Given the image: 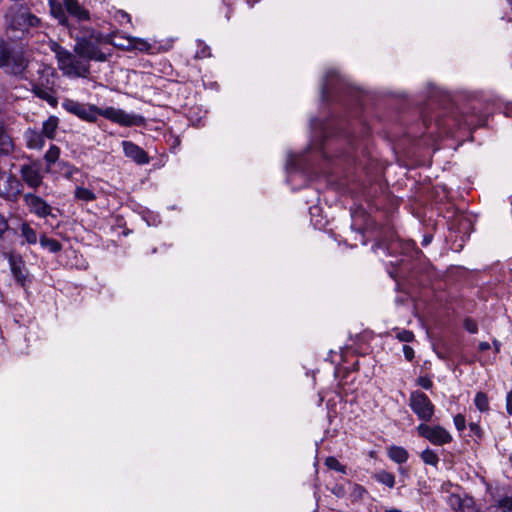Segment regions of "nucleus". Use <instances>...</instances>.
<instances>
[{"mask_svg": "<svg viewBox=\"0 0 512 512\" xmlns=\"http://www.w3.org/2000/svg\"><path fill=\"white\" fill-rule=\"evenodd\" d=\"M375 247L386 250L388 254L399 253L402 256L399 261L391 262L393 266L397 267L396 275L390 273L394 279L399 276L407 278L412 285L426 286L436 276L433 268L426 263L422 251L416 247L412 240L396 238L386 246L377 244Z\"/></svg>", "mask_w": 512, "mask_h": 512, "instance_id": "1", "label": "nucleus"}, {"mask_svg": "<svg viewBox=\"0 0 512 512\" xmlns=\"http://www.w3.org/2000/svg\"><path fill=\"white\" fill-rule=\"evenodd\" d=\"M64 107L69 113L90 123L96 122L98 116H102L112 123L122 127L142 126L145 123V118L142 115L135 114L133 112L129 113L123 109L112 106L98 107L94 104L69 101L64 104Z\"/></svg>", "mask_w": 512, "mask_h": 512, "instance_id": "2", "label": "nucleus"}, {"mask_svg": "<svg viewBox=\"0 0 512 512\" xmlns=\"http://www.w3.org/2000/svg\"><path fill=\"white\" fill-rule=\"evenodd\" d=\"M364 93L352 86L336 70H329L323 80L321 98L325 103L336 102L346 110L355 108L357 111L363 105Z\"/></svg>", "mask_w": 512, "mask_h": 512, "instance_id": "3", "label": "nucleus"}, {"mask_svg": "<svg viewBox=\"0 0 512 512\" xmlns=\"http://www.w3.org/2000/svg\"><path fill=\"white\" fill-rule=\"evenodd\" d=\"M312 133V146L317 148L323 155L328 158L325 150V142L332 137H343L351 149L354 147V137L350 131L349 122L347 119H338L330 117L325 121L319 119H312L310 122Z\"/></svg>", "mask_w": 512, "mask_h": 512, "instance_id": "4", "label": "nucleus"}, {"mask_svg": "<svg viewBox=\"0 0 512 512\" xmlns=\"http://www.w3.org/2000/svg\"><path fill=\"white\" fill-rule=\"evenodd\" d=\"M29 64L30 56L21 42L10 39L0 40V69L6 75L25 80Z\"/></svg>", "mask_w": 512, "mask_h": 512, "instance_id": "5", "label": "nucleus"}, {"mask_svg": "<svg viewBox=\"0 0 512 512\" xmlns=\"http://www.w3.org/2000/svg\"><path fill=\"white\" fill-rule=\"evenodd\" d=\"M52 50L55 53L59 70L70 79L87 78L90 75V64L75 52L54 43Z\"/></svg>", "mask_w": 512, "mask_h": 512, "instance_id": "6", "label": "nucleus"}, {"mask_svg": "<svg viewBox=\"0 0 512 512\" xmlns=\"http://www.w3.org/2000/svg\"><path fill=\"white\" fill-rule=\"evenodd\" d=\"M6 21V39L10 40L22 39L30 28L37 27L40 24V19L23 7L10 10L6 15Z\"/></svg>", "mask_w": 512, "mask_h": 512, "instance_id": "7", "label": "nucleus"}, {"mask_svg": "<svg viewBox=\"0 0 512 512\" xmlns=\"http://www.w3.org/2000/svg\"><path fill=\"white\" fill-rule=\"evenodd\" d=\"M39 79L32 83V92L38 98L46 101L50 106L58 105V96L56 89V75L51 68L43 67L38 70Z\"/></svg>", "mask_w": 512, "mask_h": 512, "instance_id": "8", "label": "nucleus"}, {"mask_svg": "<svg viewBox=\"0 0 512 512\" xmlns=\"http://www.w3.org/2000/svg\"><path fill=\"white\" fill-rule=\"evenodd\" d=\"M91 30L94 29L86 28L83 35L76 38V43L74 45V52L83 59H86L89 64L92 60L100 62L106 60V55L98 47L99 43L90 37Z\"/></svg>", "mask_w": 512, "mask_h": 512, "instance_id": "9", "label": "nucleus"}, {"mask_svg": "<svg viewBox=\"0 0 512 512\" xmlns=\"http://www.w3.org/2000/svg\"><path fill=\"white\" fill-rule=\"evenodd\" d=\"M409 407L423 423L431 421L435 413V405L430 398L418 390L410 393Z\"/></svg>", "mask_w": 512, "mask_h": 512, "instance_id": "10", "label": "nucleus"}, {"mask_svg": "<svg viewBox=\"0 0 512 512\" xmlns=\"http://www.w3.org/2000/svg\"><path fill=\"white\" fill-rule=\"evenodd\" d=\"M52 14L60 21L65 18L63 7L79 21L89 20V11L79 4L77 0H48Z\"/></svg>", "mask_w": 512, "mask_h": 512, "instance_id": "11", "label": "nucleus"}, {"mask_svg": "<svg viewBox=\"0 0 512 512\" xmlns=\"http://www.w3.org/2000/svg\"><path fill=\"white\" fill-rule=\"evenodd\" d=\"M3 256L8 261L11 274L16 283L26 289L31 283V277L22 255L16 251H8Z\"/></svg>", "mask_w": 512, "mask_h": 512, "instance_id": "12", "label": "nucleus"}, {"mask_svg": "<svg viewBox=\"0 0 512 512\" xmlns=\"http://www.w3.org/2000/svg\"><path fill=\"white\" fill-rule=\"evenodd\" d=\"M416 430L420 437L425 438L435 446H443L453 441L451 433L439 424L429 425L427 423H420Z\"/></svg>", "mask_w": 512, "mask_h": 512, "instance_id": "13", "label": "nucleus"}, {"mask_svg": "<svg viewBox=\"0 0 512 512\" xmlns=\"http://www.w3.org/2000/svg\"><path fill=\"white\" fill-rule=\"evenodd\" d=\"M447 505L454 512H481L474 498L464 492L459 486L450 491L446 497Z\"/></svg>", "mask_w": 512, "mask_h": 512, "instance_id": "14", "label": "nucleus"}, {"mask_svg": "<svg viewBox=\"0 0 512 512\" xmlns=\"http://www.w3.org/2000/svg\"><path fill=\"white\" fill-rule=\"evenodd\" d=\"M23 192V183L12 173L0 172V197L16 202Z\"/></svg>", "mask_w": 512, "mask_h": 512, "instance_id": "15", "label": "nucleus"}, {"mask_svg": "<svg viewBox=\"0 0 512 512\" xmlns=\"http://www.w3.org/2000/svg\"><path fill=\"white\" fill-rule=\"evenodd\" d=\"M19 172L23 182L29 188L36 190L42 185L44 176L40 161H29L22 164Z\"/></svg>", "mask_w": 512, "mask_h": 512, "instance_id": "16", "label": "nucleus"}, {"mask_svg": "<svg viewBox=\"0 0 512 512\" xmlns=\"http://www.w3.org/2000/svg\"><path fill=\"white\" fill-rule=\"evenodd\" d=\"M23 202L29 212L38 218H46L48 216L56 217L52 211V206L42 197L34 193H26L23 195Z\"/></svg>", "mask_w": 512, "mask_h": 512, "instance_id": "17", "label": "nucleus"}, {"mask_svg": "<svg viewBox=\"0 0 512 512\" xmlns=\"http://www.w3.org/2000/svg\"><path fill=\"white\" fill-rule=\"evenodd\" d=\"M453 126L446 123V121H443V120H436V127L438 129V135L439 136H442V135H445V134H449V133H452L454 131V128H462V127H467V128H474V127H478V126H481L485 123V120L482 119V118H477V119H474V117H471V116H464L463 117V120L462 121H458L456 119H453Z\"/></svg>", "mask_w": 512, "mask_h": 512, "instance_id": "18", "label": "nucleus"}, {"mask_svg": "<svg viewBox=\"0 0 512 512\" xmlns=\"http://www.w3.org/2000/svg\"><path fill=\"white\" fill-rule=\"evenodd\" d=\"M124 156L139 166H144L150 163L148 153L136 143L123 140L121 142Z\"/></svg>", "mask_w": 512, "mask_h": 512, "instance_id": "19", "label": "nucleus"}, {"mask_svg": "<svg viewBox=\"0 0 512 512\" xmlns=\"http://www.w3.org/2000/svg\"><path fill=\"white\" fill-rule=\"evenodd\" d=\"M286 173H287V181L289 182L292 176L296 173H301L305 175L308 170V164L306 162V153L302 154H294L288 153L287 162H286Z\"/></svg>", "mask_w": 512, "mask_h": 512, "instance_id": "20", "label": "nucleus"}, {"mask_svg": "<svg viewBox=\"0 0 512 512\" xmlns=\"http://www.w3.org/2000/svg\"><path fill=\"white\" fill-rule=\"evenodd\" d=\"M24 139L29 149L41 150L45 145L43 134L35 128H28L24 132Z\"/></svg>", "mask_w": 512, "mask_h": 512, "instance_id": "21", "label": "nucleus"}, {"mask_svg": "<svg viewBox=\"0 0 512 512\" xmlns=\"http://www.w3.org/2000/svg\"><path fill=\"white\" fill-rule=\"evenodd\" d=\"M126 44H119V48L127 51L137 50L140 52H148L151 45L144 39L131 37L125 39Z\"/></svg>", "mask_w": 512, "mask_h": 512, "instance_id": "22", "label": "nucleus"}, {"mask_svg": "<svg viewBox=\"0 0 512 512\" xmlns=\"http://www.w3.org/2000/svg\"><path fill=\"white\" fill-rule=\"evenodd\" d=\"M90 37L92 39H95V41L98 43L111 44L118 48H119V44H126L125 39L127 38V37H119L120 41L117 42L116 41L117 32H113V33L104 35L103 33H101L100 31H97V30H91Z\"/></svg>", "mask_w": 512, "mask_h": 512, "instance_id": "23", "label": "nucleus"}, {"mask_svg": "<svg viewBox=\"0 0 512 512\" xmlns=\"http://www.w3.org/2000/svg\"><path fill=\"white\" fill-rule=\"evenodd\" d=\"M59 125V119L58 117L51 115L42 123V129L41 133L43 134L44 138L47 139H54L56 136L57 128Z\"/></svg>", "mask_w": 512, "mask_h": 512, "instance_id": "24", "label": "nucleus"}, {"mask_svg": "<svg viewBox=\"0 0 512 512\" xmlns=\"http://www.w3.org/2000/svg\"><path fill=\"white\" fill-rule=\"evenodd\" d=\"M387 453L388 457L397 464H403L409 458L408 451L402 446L392 445L388 448Z\"/></svg>", "mask_w": 512, "mask_h": 512, "instance_id": "25", "label": "nucleus"}, {"mask_svg": "<svg viewBox=\"0 0 512 512\" xmlns=\"http://www.w3.org/2000/svg\"><path fill=\"white\" fill-rule=\"evenodd\" d=\"M59 170L61 175L70 181L79 182V179L77 178L78 175H82L79 168L75 167L74 165L68 163V162H60L59 163Z\"/></svg>", "mask_w": 512, "mask_h": 512, "instance_id": "26", "label": "nucleus"}, {"mask_svg": "<svg viewBox=\"0 0 512 512\" xmlns=\"http://www.w3.org/2000/svg\"><path fill=\"white\" fill-rule=\"evenodd\" d=\"M486 512H512V497L498 499L486 508Z\"/></svg>", "mask_w": 512, "mask_h": 512, "instance_id": "27", "label": "nucleus"}, {"mask_svg": "<svg viewBox=\"0 0 512 512\" xmlns=\"http://www.w3.org/2000/svg\"><path fill=\"white\" fill-rule=\"evenodd\" d=\"M19 229L20 235L24 239L25 243L29 245H34L37 243V232L28 222H22Z\"/></svg>", "mask_w": 512, "mask_h": 512, "instance_id": "28", "label": "nucleus"}, {"mask_svg": "<svg viewBox=\"0 0 512 512\" xmlns=\"http://www.w3.org/2000/svg\"><path fill=\"white\" fill-rule=\"evenodd\" d=\"M39 243L43 249L48 250L50 253L55 254L62 250V245L59 241L49 238L45 234L40 236Z\"/></svg>", "mask_w": 512, "mask_h": 512, "instance_id": "29", "label": "nucleus"}, {"mask_svg": "<svg viewBox=\"0 0 512 512\" xmlns=\"http://www.w3.org/2000/svg\"><path fill=\"white\" fill-rule=\"evenodd\" d=\"M74 198L85 203L96 199V194L89 188L77 185L74 191Z\"/></svg>", "mask_w": 512, "mask_h": 512, "instance_id": "30", "label": "nucleus"}, {"mask_svg": "<svg viewBox=\"0 0 512 512\" xmlns=\"http://www.w3.org/2000/svg\"><path fill=\"white\" fill-rule=\"evenodd\" d=\"M373 478L388 488H393L395 486V476L391 472L386 470H380L374 473Z\"/></svg>", "mask_w": 512, "mask_h": 512, "instance_id": "31", "label": "nucleus"}, {"mask_svg": "<svg viewBox=\"0 0 512 512\" xmlns=\"http://www.w3.org/2000/svg\"><path fill=\"white\" fill-rule=\"evenodd\" d=\"M421 460L426 464L433 466L435 468L438 467L440 458L437 452L433 449L426 448L420 454Z\"/></svg>", "mask_w": 512, "mask_h": 512, "instance_id": "32", "label": "nucleus"}, {"mask_svg": "<svg viewBox=\"0 0 512 512\" xmlns=\"http://www.w3.org/2000/svg\"><path fill=\"white\" fill-rule=\"evenodd\" d=\"M13 150V142L6 131L0 127V155H7Z\"/></svg>", "mask_w": 512, "mask_h": 512, "instance_id": "33", "label": "nucleus"}, {"mask_svg": "<svg viewBox=\"0 0 512 512\" xmlns=\"http://www.w3.org/2000/svg\"><path fill=\"white\" fill-rule=\"evenodd\" d=\"M474 404L476 408L481 412L489 410V400L484 392H478L474 398Z\"/></svg>", "mask_w": 512, "mask_h": 512, "instance_id": "34", "label": "nucleus"}, {"mask_svg": "<svg viewBox=\"0 0 512 512\" xmlns=\"http://www.w3.org/2000/svg\"><path fill=\"white\" fill-rule=\"evenodd\" d=\"M60 156V148L56 145H51L44 155V159L50 167L54 164Z\"/></svg>", "mask_w": 512, "mask_h": 512, "instance_id": "35", "label": "nucleus"}, {"mask_svg": "<svg viewBox=\"0 0 512 512\" xmlns=\"http://www.w3.org/2000/svg\"><path fill=\"white\" fill-rule=\"evenodd\" d=\"M197 50L195 52L196 59H204L211 56L210 47L205 44L202 40L198 39L197 41Z\"/></svg>", "mask_w": 512, "mask_h": 512, "instance_id": "36", "label": "nucleus"}, {"mask_svg": "<svg viewBox=\"0 0 512 512\" xmlns=\"http://www.w3.org/2000/svg\"><path fill=\"white\" fill-rule=\"evenodd\" d=\"M325 464L331 470L338 471L342 474L346 473V467L342 465L335 457H328L325 461Z\"/></svg>", "mask_w": 512, "mask_h": 512, "instance_id": "37", "label": "nucleus"}, {"mask_svg": "<svg viewBox=\"0 0 512 512\" xmlns=\"http://www.w3.org/2000/svg\"><path fill=\"white\" fill-rule=\"evenodd\" d=\"M463 327L467 332L471 334H476L478 332V324L472 318H465L463 321Z\"/></svg>", "mask_w": 512, "mask_h": 512, "instance_id": "38", "label": "nucleus"}, {"mask_svg": "<svg viewBox=\"0 0 512 512\" xmlns=\"http://www.w3.org/2000/svg\"><path fill=\"white\" fill-rule=\"evenodd\" d=\"M396 338L401 342L409 343L414 339V334L410 330H401L396 334Z\"/></svg>", "mask_w": 512, "mask_h": 512, "instance_id": "39", "label": "nucleus"}, {"mask_svg": "<svg viewBox=\"0 0 512 512\" xmlns=\"http://www.w3.org/2000/svg\"><path fill=\"white\" fill-rule=\"evenodd\" d=\"M454 425L456 429L460 432L464 431L466 428V419L462 414H457L453 418Z\"/></svg>", "mask_w": 512, "mask_h": 512, "instance_id": "40", "label": "nucleus"}, {"mask_svg": "<svg viewBox=\"0 0 512 512\" xmlns=\"http://www.w3.org/2000/svg\"><path fill=\"white\" fill-rule=\"evenodd\" d=\"M114 18L115 20L120 24V25H123L125 23H130L131 22V18L129 16V14H127L125 11L123 10H118L115 15H114Z\"/></svg>", "mask_w": 512, "mask_h": 512, "instance_id": "41", "label": "nucleus"}, {"mask_svg": "<svg viewBox=\"0 0 512 512\" xmlns=\"http://www.w3.org/2000/svg\"><path fill=\"white\" fill-rule=\"evenodd\" d=\"M417 384L425 390H430L433 387V381L428 376H420L417 379Z\"/></svg>", "mask_w": 512, "mask_h": 512, "instance_id": "42", "label": "nucleus"}, {"mask_svg": "<svg viewBox=\"0 0 512 512\" xmlns=\"http://www.w3.org/2000/svg\"><path fill=\"white\" fill-rule=\"evenodd\" d=\"M367 493L366 489L359 485V484H354L353 485V489H352V494L355 496V497H358V498H362V496Z\"/></svg>", "mask_w": 512, "mask_h": 512, "instance_id": "43", "label": "nucleus"}, {"mask_svg": "<svg viewBox=\"0 0 512 512\" xmlns=\"http://www.w3.org/2000/svg\"><path fill=\"white\" fill-rule=\"evenodd\" d=\"M469 429L473 435H475L478 438L482 437V430L478 423L471 422L469 424Z\"/></svg>", "mask_w": 512, "mask_h": 512, "instance_id": "44", "label": "nucleus"}, {"mask_svg": "<svg viewBox=\"0 0 512 512\" xmlns=\"http://www.w3.org/2000/svg\"><path fill=\"white\" fill-rule=\"evenodd\" d=\"M403 354L408 361H412L414 358V350L408 345L403 346Z\"/></svg>", "mask_w": 512, "mask_h": 512, "instance_id": "45", "label": "nucleus"}, {"mask_svg": "<svg viewBox=\"0 0 512 512\" xmlns=\"http://www.w3.org/2000/svg\"><path fill=\"white\" fill-rule=\"evenodd\" d=\"M506 411L512 416V391L508 392L506 395Z\"/></svg>", "mask_w": 512, "mask_h": 512, "instance_id": "46", "label": "nucleus"}, {"mask_svg": "<svg viewBox=\"0 0 512 512\" xmlns=\"http://www.w3.org/2000/svg\"><path fill=\"white\" fill-rule=\"evenodd\" d=\"M8 229V223L6 221V219L4 218V216L2 214H0V237L3 236V234L7 231Z\"/></svg>", "mask_w": 512, "mask_h": 512, "instance_id": "47", "label": "nucleus"}, {"mask_svg": "<svg viewBox=\"0 0 512 512\" xmlns=\"http://www.w3.org/2000/svg\"><path fill=\"white\" fill-rule=\"evenodd\" d=\"M332 492L333 494H335L337 497H342L344 496L345 494V490L342 486H335L333 489H332Z\"/></svg>", "mask_w": 512, "mask_h": 512, "instance_id": "48", "label": "nucleus"}, {"mask_svg": "<svg viewBox=\"0 0 512 512\" xmlns=\"http://www.w3.org/2000/svg\"><path fill=\"white\" fill-rule=\"evenodd\" d=\"M431 241H432L431 235H424L423 240H422V245L427 246L431 243Z\"/></svg>", "mask_w": 512, "mask_h": 512, "instance_id": "49", "label": "nucleus"}, {"mask_svg": "<svg viewBox=\"0 0 512 512\" xmlns=\"http://www.w3.org/2000/svg\"><path fill=\"white\" fill-rule=\"evenodd\" d=\"M479 349L481 351H486V350L490 349V344L488 342H480Z\"/></svg>", "mask_w": 512, "mask_h": 512, "instance_id": "50", "label": "nucleus"}, {"mask_svg": "<svg viewBox=\"0 0 512 512\" xmlns=\"http://www.w3.org/2000/svg\"><path fill=\"white\" fill-rule=\"evenodd\" d=\"M318 210L319 208L317 206L310 207V214L313 216Z\"/></svg>", "mask_w": 512, "mask_h": 512, "instance_id": "51", "label": "nucleus"}, {"mask_svg": "<svg viewBox=\"0 0 512 512\" xmlns=\"http://www.w3.org/2000/svg\"><path fill=\"white\" fill-rule=\"evenodd\" d=\"M337 157H347V158H350V157H352V156L350 155V152H347V155H345V154H340V155H338Z\"/></svg>", "mask_w": 512, "mask_h": 512, "instance_id": "52", "label": "nucleus"}, {"mask_svg": "<svg viewBox=\"0 0 512 512\" xmlns=\"http://www.w3.org/2000/svg\"><path fill=\"white\" fill-rule=\"evenodd\" d=\"M424 124H425L427 130H429L430 127L427 125V119H424ZM428 133L432 134L433 132L428 131Z\"/></svg>", "mask_w": 512, "mask_h": 512, "instance_id": "53", "label": "nucleus"}, {"mask_svg": "<svg viewBox=\"0 0 512 512\" xmlns=\"http://www.w3.org/2000/svg\"><path fill=\"white\" fill-rule=\"evenodd\" d=\"M314 225H315L316 227H321L323 224H322V222H321V221H316V222L314 223Z\"/></svg>", "mask_w": 512, "mask_h": 512, "instance_id": "54", "label": "nucleus"}, {"mask_svg": "<svg viewBox=\"0 0 512 512\" xmlns=\"http://www.w3.org/2000/svg\"><path fill=\"white\" fill-rule=\"evenodd\" d=\"M494 345H495L496 351H499L500 344L498 342L494 341Z\"/></svg>", "mask_w": 512, "mask_h": 512, "instance_id": "55", "label": "nucleus"}]
</instances>
